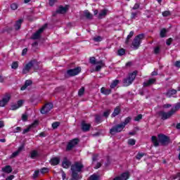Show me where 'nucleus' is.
Here are the masks:
<instances>
[{
	"label": "nucleus",
	"instance_id": "nucleus-1",
	"mask_svg": "<svg viewBox=\"0 0 180 180\" xmlns=\"http://www.w3.org/2000/svg\"><path fill=\"white\" fill-rule=\"evenodd\" d=\"M158 139L155 136H153L151 138L152 143L155 147H158V146H160V143L162 146H168V144L171 143L169 137L162 134H158Z\"/></svg>",
	"mask_w": 180,
	"mask_h": 180
},
{
	"label": "nucleus",
	"instance_id": "nucleus-2",
	"mask_svg": "<svg viewBox=\"0 0 180 180\" xmlns=\"http://www.w3.org/2000/svg\"><path fill=\"white\" fill-rule=\"evenodd\" d=\"M84 169V165L82 162H76L71 166L72 171V179L71 180H78L79 176H78V172H82Z\"/></svg>",
	"mask_w": 180,
	"mask_h": 180
},
{
	"label": "nucleus",
	"instance_id": "nucleus-3",
	"mask_svg": "<svg viewBox=\"0 0 180 180\" xmlns=\"http://www.w3.org/2000/svg\"><path fill=\"white\" fill-rule=\"evenodd\" d=\"M136 77H137V71H134L130 73L128 77L123 80L124 86H129L133 84V81L136 79Z\"/></svg>",
	"mask_w": 180,
	"mask_h": 180
},
{
	"label": "nucleus",
	"instance_id": "nucleus-4",
	"mask_svg": "<svg viewBox=\"0 0 180 180\" xmlns=\"http://www.w3.org/2000/svg\"><path fill=\"white\" fill-rule=\"evenodd\" d=\"M144 39V34H141L137 35L132 42V47L134 50H137L139 47H140V44H141V40Z\"/></svg>",
	"mask_w": 180,
	"mask_h": 180
},
{
	"label": "nucleus",
	"instance_id": "nucleus-5",
	"mask_svg": "<svg viewBox=\"0 0 180 180\" xmlns=\"http://www.w3.org/2000/svg\"><path fill=\"white\" fill-rule=\"evenodd\" d=\"M123 129H124V125H122V124L121 123L113 127L110 130V133L113 136L116 134V133H120V131H122Z\"/></svg>",
	"mask_w": 180,
	"mask_h": 180
},
{
	"label": "nucleus",
	"instance_id": "nucleus-6",
	"mask_svg": "<svg viewBox=\"0 0 180 180\" xmlns=\"http://www.w3.org/2000/svg\"><path fill=\"white\" fill-rule=\"evenodd\" d=\"M47 27V24H45L42 27H41L38 31L34 33L32 36V39L33 40H37V39H40V36L43 32H44V29Z\"/></svg>",
	"mask_w": 180,
	"mask_h": 180
},
{
	"label": "nucleus",
	"instance_id": "nucleus-7",
	"mask_svg": "<svg viewBox=\"0 0 180 180\" xmlns=\"http://www.w3.org/2000/svg\"><path fill=\"white\" fill-rule=\"evenodd\" d=\"M81 72V68L77 67L75 69H70L67 71L68 77H75V75H78Z\"/></svg>",
	"mask_w": 180,
	"mask_h": 180
},
{
	"label": "nucleus",
	"instance_id": "nucleus-8",
	"mask_svg": "<svg viewBox=\"0 0 180 180\" xmlns=\"http://www.w3.org/2000/svg\"><path fill=\"white\" fill-rule=\"evenodd\" d=\"M174 115V112L170 110L167 112H165L164 111L159 112V115L161 117V119L162 120H167V119H169L172 115Z\"/></svg>",
	"mask_w": 180,
	"mask_h": 180
},
{
	"label": "nucleus",
	"instance_id": "nucleus-9",
	"mask_svg": "<svg viewBox=\"0 0 180 180\" xmlns=\"http://www.w3.org/2000/svg\"><path fill=\"white\" fill-rule=\"evenodd\" d=\"M51 109H53V103H46L41 110V113H42V115H46V113H49V112H50V110H51Z\"/></svg>",
	"mask_w": 180,
	"mask_h": 180
},
{
	"label": "nucleus",
	"instance_id": "nucleus-10",
	"mask_svg": "<svg viewBox=\"0 0 180 180\" xmlns=\"http://www.w3.org/2000/svg\"><path fill=\"white\" fill-rule=\"evenodd\" d=\"M9 101H11V94H7L3 97L2 100L0 101V106L1 108H4L8 104V102H9Z\"/></svg>",
	"mask_w": 180,
	"mask_h": 180
},
{
	"label": "nucleus",
	"instance_id": "nucleus-11",
	"mask_svg": "<svg viewBox=\"0 0 180 180\" xmlns=\"http://www.w3.org/2000/svg\"><path fill=\"white\" fill-rule=\"evenodd\" d=\"M34 65V61L32 60L30 63H28L24 68L22 69V74H27L29 71H30L32 67Z\"/></svg>",
	"mask_w": 180,
	"mask_h": 180
},
{
	"label": "nucleus",
	"instance_id": "nucleus-12",
	"mask_svg": "<svg viewBox=\"0 0 180 180\" xmlns=\"http://www.w3.org/2000/svg\"><path fill=\"white\" fill-rule=\"evenodd\" d=\"M78 141H79L78 139H75L70 141L68 144L67 150L68 151H70V150H72L73 147H75V146L78 144Z\"/></svg>",
	"mask_w": 180,
	"mask_h": 180
},
{
	"label": "nucleus",
	"instance_id": "nucleus-13",
	"mask_svg": "<svg viewBox=\"0 0 180 180\" xmlns=\"http://www.w3.org/2000/svg\"><path fill=\"white\" fill-rule=\"evenodd\" d=\"M130 176L129 172L122 173L120 176L114 178L113 180H127Z\"/></svg>",
	"mask_w": 180,
	"mask_h": 180
},
{
	"label": "nucleus",
	"instance_id": "nucleus-14",
	"mask_svg": "<svg viewBox=\"0 0 180 180\" xmlns=\"http://www.w3.org/2000/svg\"><path fill=\"white\" fill-rule=\"evenodd\" d=\"M67 11H68V6H65V7L60 6L56 11V13H60L61 15H64V13H67Z\"/></svg>",
	"mask_w": 180,
	"mask_h": 180
},
{
	"label": "nucleus",
	"instance_id": "nucleus-15",
	"mask_svg": "<svg viewBox=\"0 0 180 180\" xmlns=\"http://www.w3.org/2000/svg\"><path fill=\"white\" fill-rule=\"evenodd\" d=\"M90 129H91V124H87L84 121L82 122V130L83 131H89Z\"/></svg>",
	"mask_w": 180,
	"mask_h": 180
},
{
	"label": "nucleus",
	"instance_id": "nucleus-16",
	"mask_svg": "<svg viewBox=\"0 0 180 180\" xmlns=\"http://www.w3.org/2000/svg\"><path fill=\"white\" fill-rule=\"evenodd\" d=\"M23 148H25V146H20L17 151L12 153V155L10 156V158H15V157H18V155H19V153L23 150Z\"/></svg>",
	"mask_w": 180,
	"mask_h": 180
},
{
	"label": "nucleus",
	"instance_id": "nucleus-17",
	"mask_svg": "<svg viewBox=\"0 0 180 180\" xmlns=\"http://www.w3.org/2000/svg\"><path fill=\"white\" fill-rule=\"evenodd\" d=\"M96 64L97 65L96 66V71H101L102 67L105 66V63L102 60L97 61Z\"/></svg>",
	"mask_w": 180,
	"mask_h": 180
},
{
	"label": "nucleus",
	"instance_id": "nucleus-18",
	"mask_svg": "<svg viewBox=\"0 0 180 180\" xmlns=\"http://www.w3.org/2000/svg\"><path fill=\"white\" fill-rule=\"evenodd\" d=\"M51 165H58L60 164V158H53L50 160Z\"/></svg>",
	"mask_w": 180,
	"mask_h": 180
},
{
	"label": "nucleus",
	"instance_id": "nucleus-19",
	"mask_svg": "<svg viewBox=\"0 0 180 180\" xmlns=\"http://www.w3.org/2000/svg\"><path fill=\"white\" fill-rule=\"evenodd\" d=\"M155 79H149L147 82H143V86H150V85H153V84H155Z\"/></svg>",
	"mask_w": 180,
	"mask_h": 180
},
{
	"label": "nucleus",
	"instance_id": "nucleus-20",
	"mask_svg": "<svg viewBox=\"0 0 180 180\" xmlns=\"http://www.w3.org/2000/svg\"><path fill=\"white\" fill-rule=\"evenodd\" d=\"M108 15V10L103 9L98 13V19H103Z\"/></svg>",
	"mask_w": 180,
	"mask_h": 180
},
{
	"label": "nucleus",
	"instance_id": "nucleus-21",
	"mask_svg": "<svg viewBox=\"0 0 180 180\" xmlns=\"http://www.w3.org/2000/svg\"><path fill=\"white\" fill-rule=\"evenodd\" d=\"M101 94H103V95H110V94H112V89H106L105 87H102L101 89Z\"/></svg>",
	"mask_w": 180,
	"mask_h": 180
},
{
	"label": "nucleus",
	"instance_id": "nucleus-22",
	"mask_svg": "<svg viewBox=\"0 0 180 180\" xmlns=\"http://www.w3.org/2000/svg\"><path fill=\"white\" fill-rule=\"evenodd\" d=\"M62 165L64 168L67 169L69 168L70 165H71V162L68 160V159H67V158H65L62 162Z\"/></svg>",
	"mask_w": 180,
	"mask_h": 180
},
{
	"label": "nucleus",
	"instance_id": "nucleus-23",
	"mask_svg": "<svg viewBox=\"0 0 180 180\" xmlns=\"http://www.w3.org/2000/svg\"><path fill=\"white\" fill-rule=\"evenodd\" d=\"M2 172H6V174H11L12 172V167L11 165H6L2 168Z\"/></svg>",
	"mask_w": 180,
	"mask_h": 180
},
{
	"label": "nucleus",
	"instance_id": "nucleus-24",
	"mask_svg": "<svg viewBox=\"0 0 180 180\" xmlns=\"http://www.w3.org/2000/svg\"><path fill=\"white\" fill-rule=\"evenodd\" d=\"M180 109V103H177L174 105V106L170 110L172 112H173V115H175L178 110Z\"/></svg>",
	"mask_w": 180,
	"mask_h": 180
},
{
	"label": "nucleus",
	"instance_id": "nucleus-25",
	"mask_svg": "<svg viewBox=\"0 0 180 180\" xmlns=\"http://www.w3.org/2000/svg\"><path fill=\"white\" fill-rule=\"evenodd\" d=\"M39 152L37 150H32L30 152V158L32 159V160H34L36 158H37V157H39Z\"/></svg>",
	"mask_w": 180,
	"mask_h": 180
},
{
	"label": "nucleus",
	"instance_id": "nucleus-26",
	"mask_svg": "<svg viewBox=\"0 0 180 180\" xmlns=\"http://www.w3.org/2000/svg\"><path fill=\"white\" fill-rule=\"evenodd\" d=\"M37 121H35L32 125L25 129L22 131V134H26V133H29V131H30V129H32V127H34V124H37Z\"/></svg>",
	"mask_w": 180,
	"mask_h": 180
},
{
	"label": "nucleus",
	"instance_id": "nucleus-27",
	"mask_svg": "<svg viewBox=\"0 0 180 180\" xmlns=\"http://www.w3.org/2000/svg\"><path fill=\"white\" fill-rule=\"evenodd\" d=\"M175 94H176V90L172 89V90H169L166 93V96H167V98H171V96H174V95H175Z\"/></svg>",
	"mask_w": 180,
	"mask_h": 180
},
{
	"label": "nucleus",
	"instance_id": "nucleus-28",
	"mask_svg": "<svg viewBox=\"0 0 180 180\" xmlns=\"http://www.w3.org/2000/svg\"><path fill=\"white\" fill-rule=\"evenodd\" d=\"M119 113H120V107H116L111 115V117H116Z\"/></svg>",
	"mask_w": 180,
	"mask_h": 180
},
{
	"label": "nucleus",
	"instance_id": "nucleus-29",
	"mask_svg": "<svg viewBox=\"0 0 180 180\" xmlns=\"http://www.w3.org/2000/svg\"><path fill=\"white\" fill-rule=\"evenodd\" d=\"M134 34V32L131 31L129 32V34L127 37V39H126V41H125L126 44H129V43H130V39L133 37Z\"/></svg>",
	"mask_w": 180,
	"mask_h": 180
},
{
	"label": "nucleus",
	"instance_id": "nucleus-30",
	"mask_svg": "<svg viewBox=\"0 0 180 180\" xmlns=\"http://www.w3.org/2000/svg\"><path fill=\"white\" fill-rule=\"evenodd\" d=\"M22 22H23V20L20 19L18 21H16L15 25V30H19L20 29V26H22Z\"/></svg>",
	"mask_w": 180,
	"mask_h": 180
},
{
	"label": "nucleus",
	"instance_id": "nucleus-31",
	"mask_svg": "<svg viewBox=\"0 0 180 180\" xmlns=\"http://www.w3.org/2000/svg\"><path fill=\"white\" fill-rule=\"evenodd\" d=\"M119 82H120L117 79L112 81V82L111 83V84L110 86V88L111 89L116 88V86H117V85H119Z\"/></svg>",
	"mask_w": 180,
	"mask_h": 180
},
{
	"label": "nucleus",
	"instance_id": "nucleus-32",
	"mask_svg": "<svg viewBox=\"0 0 180 180\" xmlns=\"http://www.w3.org/2000/svg\"><path fill=\"white\" fill-rule=\"evenodd\" d=\"M30 85H32V80H27L25 85L21 87V91H25Z\"/></svg>",
	"mask_w": 180,
	"mask_h": 180
},
{
	"label": "nucleus",
	"instance_id": "nucleus-33",
	"mask_svg": "<svg viewBox=\"0 0 180 180\" xmlns=\"http://www.w3.org/2000/svg\"><path fill=\"white\" fill-rule=\"evenodd\" d=\"M130 120H131V117H128L125 119L124 122L121 123L122 125H124V127H126L127 124H129L130 123Z\"/></svg>",
	"mask_w": 180,
	"mask_h": 180
},
{
	"label": "nucleus",
	"instance_id": "nucleus-34",
	"mask_svg": "<svg viewBox=\"0 0 180 180\" xmlns=\"http://www.w3.org/2000/svg\"><path fill=\"white\" fill-rule=\"evenodd\" d=\"M89 180H101V179L99 176L94 174L90 176Z\"/></svg>",
	"mask_w": 180,
	"mask_h": 180
},
{
	"label": "nucleus",
	"instance_id": "nucleus-35",
	"mask_svg": "<svg viewBox=\"0 0 180 180\" xmlns=\"http://www.w3.org/2000/svg\"><path fill=\"white\" fill-rule=\"evenodd\" d=\"M84 16L87 19H92V14H91L88 11H84Z\"/></svg>",
	"mask_w": 180,
	"mask_h": 180
},
{
	"label": "nucleus",
	"instance_id": "nucleus-36",
	"mask_svg": "<svg viewBox=\"0 0 180 180\" xmlns=\"http://www.w3.org/2000/svg\"><path fill=\"white\" fill-rule=\"evenodd\" d=\"M167 30L165 28H163L160 31V37H165V35L167 34Z\"/></svg>",
	"mask_w": 180,
	"mask_h": 180
},
{
	"label": "nucleus",
	"instance_id": "nucleus-37",
	"mask_svg": "<svg viewBox=\"0 0 180 180\" xmlns=\"http://www.w3.org/2000/svg\"><path fill=\"white\" fill-rule=\"evenodd\" d=\"M128 144L129 146H135L136 144V139H130L128 140Z\"/></svg>",
	"mask_w": 180,
	"mask_h": 180
},
{
	"label": "nucleus",
	"instance_id": "nucleus-38",
	"mask_svg": "<svg viewBox=\"0 0 180 180\" xmlns=\"http://www.w3.org/2000/svg\"><path fill=\"white\" fill-rule=\"evenodd\" d=\"M140 13V11H136V12H132L131 13V19H136L137 15Z\"/></svg>",
	"mask_w": 180,
	"mask_h": 180
},
{
	"label": "nucleus",
	"instance_id": "nucleus-39",
	"mask_svg": "<svg viewBox=\"0 0 180 180\" xmlns=\"http://www.w3.org/2000/svg\"><path fill=\"white\" fill-rule=\"evenodd\" d=\"M144 155H146V153H139L136 155V160H141V158H143V157H144Z\"/></svg>",
	"mask_w": 180,
	"mask_h": 180
},
{
	"label": "nucleus",
	"instance_id": "nucleus-40",
	"mask_svg": "<svg viewBox=\"0 0 180 180\" xmlns=\"http://www.w3.org/2000/svg\"><path fill=\"white\" fill-rule=\"evenodd\" d=\"M126 54V51L124 49H121L118 50V56H124Z\"/></svg>",
	"mask_w": 180,
	"mask_h": 180
},
{
	"label": "nucleus",
	"instance_id": "nucleus-41",
	"mask_svg": "<svg viewBox=\"0 0 180 180\" xmlns=\"http://www.w3.org/2000/svg\"><path fill=\"white\" fill-rule=\"evenodd\" d=\"M84 92H85V88L82 87L78 91L79 96H82V95H84Z\"/></svg>",
	"mask_w": 180,
	"mask_h": 180
},
{
	"label": "nucleus",
	"instance_id": "nucleus-42",
	"mask_svg": "<svg viewBox=\"0 0 180 180\" xmlns=\"http://www.w3.org/2000/svg\"><path fill=\"white\" fill-rule=\"evenodd\" d=\"M18 67H19V64L18 63V62H13L11 65V68H13V70H16Z\"/></svg>",
	"mask_w": 180,
	"mask_h": 180
},
{
	"label": "nucleus",
	"instance_id": "nucleus-43",
	"mask_svg": "<svg viewBox=\"0 0 180 180\" xmlns=\"http://www.w3.org/2000/svg\"><path fill=\"white\" fill-rule=\"evenodd\" d=\"M39 174H40V171L39 170H36L34 174H33V176H32V178L34 179H36V178H37V176H39Z\"/></svg>",
	"mask_w": 180,
	"mask_h": 180
},
{
	"label": "nucleus",
	"instance_id": "nucleus-44",
	"mask_svg": "<svg viewBox=\"0 0 180 180\" xmlns=\"http://www.w3.org/2000/svg\"><path fill=\"white\" fill-rule=\"evenodd\" d=\"M141 119H143V115L141 114H139L134 118V120L135 122H139V120H141Z\"/></svg>",
	"mask_w": 180,
	"mask_h": 180
},
{
	"label": "nucleus",
	"instance_id": "nucleus-45",
	"mask_svg": "<svg viewBox=\"0 0 180 180\" xmlns=\"http://www.w3.org/2000/svg\"><path fill=\"white\" fill-rule=\"evenodd\" d=\"M93 39H94V41L98 42V41H102L103 38H102V37L98 36V37H94Z\"/></svg>",
	"mask_w": 180,
	"mask_h": 180
},
{
	"label": "nucleus",
	"instance_id": "nucleus-46",
	"mask_svg": "<svg viewBox=\"0 0 180 180\" xmlns=\"http://www.w3.org/2000/svg\"><path fill=\"white\" fill-rule=\"evenodd\" d=\"M11 9H13V11H16V9H18V4L15 3H13L11 5Z\"/></svg>",
	"mask_w": 180,
	"mask_h": 180
},
{
	"label": "nucleus",
	"instance_id": "nucleus-47",
	"mask_svg": "<svg viewBox=\"0 0 180 180\" xmlns=\"http://www.w3.org/2000/svg\"><path fill=\"white\" fill-rule=\"evenodd\" d=\"M41 174H47L49 172V168L44 167L40 171Z\"/></svg>",
	"mask_w": 180,
	"mask_h": 180
},
{
	"label": "nucleus",
	"instance_id": "nucleus-48",
	"mask_svg": "<svg viewBox=\"0 0 180 180\" xmlns=\"http://www.w3.org/2000/svg\"><path fill=\"white\" fill-rule=\"evenodd\" d=\"M110 115V110H107L105 112L103 113L104 117H108L109 115Z\"/></svg>",
	"mask_w": 180,
	"mask_h": 180
},
{
	"label": "nucleus",
	"instance_id": "nucleus-49",
	"mask_svg": "<svg viewBox=\"0 0 180 180\" xmlns=\"http://www.w3.org/2000/svg\"><path fill=\"white\" fill-rule=\"evenodd\" d=\"M58 126H60V122H53L52 124L53 129H57V127H58Z\"/></svg>",
	"mask_w": 180,
	"mask_h": 180
},
{
	"label": "nucleus",
	"instance_id": "nucleus-50",
	"mask_svg": "<svg viewBox=\"0 0 180 180\" xmlns=\"http://www.w3.org/2000/svg\"><path fill=\"white\" fill-rule=\"evenodd\" d=\"M90 63L94 65L96 64V59L95 57L90 58Z\"/></svg>",
	"mask_w": 180,
	"mask_h": 180
},
{
	"label": "nucleus",
	"instance_id": "nucleus-51",
	"mask_svg": "<svg viewBox=\"0 0 180 180\" xmlns=\"http://www.w3.org/2000/svg\"><path fill=\"white\" fill-rule=\"evenodd\" d=\"M171 15V13L169 11H165L162 13V16L167 18V16H169Z\"/></svg>",
	"mask_w": 180,
	"mask_h": 180
},
{
	"label": "nucleus",
	"instance_id": "nucleus-52",
	"mask_svg": "<svg viewBox=\"0 0 180 180\" xmlns=\"http://www.w3.org/2000/svg\"><path fill=\"white\" fill-rule=\"evenodd\" d=\"M22 105H23V101L20 100V101H18L17 105H18V108H20V107H22Z\"/></svg>",
	"mask_w": 180,
	"mask_h": 180
},
{
	"label": "nucleus",
	"instance_id": "nucleus-53",
	"mask_svg": "<svg viewBox=\"0 0 180 180\" xmlns=\"http://www.w3.org/2000/svg\"><path fill=\"white\" fill-rule=\"evenodd\" d=\"M18 109H19V107H18V104L11 105V110H16Z\"/></svg>",
	"mask_w": 180,
	"mask_h": 180
},
{
	"label": "nucleus",
	"instance_id": "nucleus-54",
	"mask_svg": "<svg viewBox=\"0 0 180 180\" xmlns=\"http://www.w3.org/2000/svg\"><path fill=\"white\" fill-rule=\"evenodd\" d=\"M172 43V38H169L167 41H166V44L167 46H171V44Z\"/></svg>",
	"mask_w": 180,
	"mask_h": 180
},
{
	"label": "nucleus",
	"instance_id": "nucleus-55",
	"mask_svg": "<svg viewBox=\"0 0 180 180\" xmlns=\"http://www.w3.org/2000/svg\"><path fill=\"white\" fill-rule=\"evenodd\" d=\"M22 120L23 122H26V120H27V115L23 114V115H22Z\"/></svg>",
	"mask_w": 180,
	"mask_h": 180
},
{
	"label": "nucleus",
	"instance_id": "nucleus-56",
	"mask_svg": "<svg viewBox=\"0 0 180 180\" xmlns=\"http://www.w3.org/2000/svg\"><path fill=\"white\" fill-rule=\"evenodd\" d=\"M140 8V4L139 3L135 4V5L133 6L132 9L136 10L139 9Z\"/></svg>",
	"mask_w": 180,
	"mask_h": 180
},
{
	"label": "nucleus",
	"instance_id": "nucleus-57",
	"mask_svg": "<svg viewBox=\"0 0 180 180\" xmlns=\"http://www.w3.org/2000/svg\"><path fill=\"white\" fill-rule=\"evenodd\" d=\"M154 53H155V54H158V53H160V47L158 46V47L155 48Z\"/></svg>",
	"mask_w": 180,
	"mask_h": 180
},
{
	"label": "nucleus",
	"instance_id": "nucleus-58",
	"mask_svg": "<svg viewBox=\"0 0 180 180\" xmlns=\"http://www.w3.org/2000/svg\"><path fill=\"white\" fill-rule=\"evenodd\" d=\"M180 180V173H178L176 176H173V179H178Z\"/></svg>",
	"mask_w": 180,
	"mask_h": 180
},
{
	"label": "nucleus",
	"instance_id": "nucleus-59",
	"mask_svg": "<svg viewBox=\"0 0 180 180\" xmlns=\"http://www.w3.org/2000/svg\"><path fill=\"white\" fill-rule=\"evenodd\" d=\"M96 122L97 123L101 122V116H99V115H96Z\"/></svg>",
	"mask_w": 180,
	"mask_h": 180
},
{
	"label": "nucleus",
	"instance_id": "nucleus-60",
	"mask_svg": "<svg viewBox=\"0 0 180 180\" xmlns=\"http://www.w3.org/2000/svg\"><path fill=\"white\" fill-rule=\"evenodd\" d=\"M175 67H177L178 68H180V61L177 60L174 63Z\"/></svg>",
	"mask_w": 180,
	"mask_h": 180
},
{
	"label": "nucleus",
	"instance_id": "nucleus-61",
	"mask_svg": "<svg viewBox=\"0 0 180 180\" xmlns=\"http://www.w3.org/2000/svg\"><path fill=\"white\" fill-rule=\"evenodd\" d=\"M13 178H15V176L11 175V176H8V177L6 179V180H12V179H13Z\"/></svg>",
	"mask_w": 180,
	"mask_h": 180
},
{
	"label": "nucleus",
	"instance_id": "nucleus-62",
	"mask_svg": "<svg viewBox=\"0 0 180 180\" xmlns=\"http://www.w3.org/2000/svg\"><path fill=\"white\" fill-rule=\"evenodd\" d=\"M163 108H164L165 109H168V108H171V104H165V105H163Z\"/></svg>",
	"mask_w": 180,
	"mask_h": 180
},
{
	"label": "nucleus",
	"instance_id": "nucleus-63",
	"mask_svg": "<svg viewBox=\"0 0 180 180\" xmlns=\"http://www.w3.org/2000/svg\"><path fill=\"white\" fill-rule=\"evenodd\" d=\"M15 130L16 131H14V133H18V131H20L22 129L20 128V127H17Z\"/></svg>",
	"mask_w": 180,
	"mask_h": 180
},
{
	"label": "nucleus",
	"instance_id": "nucleus-64",
	"mask_svg": "<svg viewBox=\"0 0 180 180\" xmlns=\"http://www.w3.org/2000/svg\"><path fill=\"white\" fill-rule=\"evenodd\" d=\"M27 53V49H24L23 50H22V56H25V54Z\"/></svg>",
	"mask_w": 180,
	"mask_h": 180
}]
</instances>
